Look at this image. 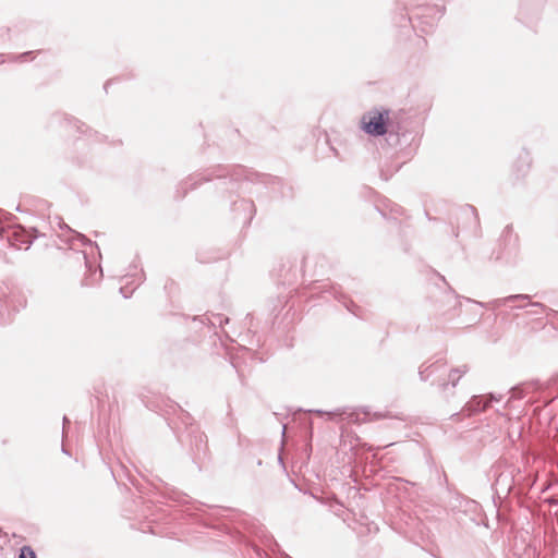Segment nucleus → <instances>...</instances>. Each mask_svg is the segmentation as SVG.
I'll return each mask as SVG.
<instances>
[{
    "mask_svg": "<svg viewBox=\"0 0 558 558\" xmlns=\"http://www.w3.org/2000/svg\"><path fill=\"white\" fill-rule=\"evenodd\" d=\"M29 52H24L23 54H21L20 57L23 58L25 56H27Z\"/></svg>",
    "mask_w": 558,
    "mask_h": 558,
    "instance_id": "obj_24",
    "label": "nucleus"
},
{
    "mask_svg": "<svg viewBox=\"0 0 558 558\" xmlns=\"http://www.w3.org/2000/svg\"><path fill=\"white\" fill-rule=\"evenodd\" d=\"M286 428H287V427H286V425H283V427H282V434H283V435H284V433H286Z\"/></svg>",
    "mask_w": 558,
    "mask_h": 558,
    "instance_id": "obj_25",
    "label": "nucleus"
},
{
    "mask_svg": "<svg viewBox=\"0 0 558 558\" xmlns=\"http://www.w3.org/2000/svg\"><path fill=\"white\" fill-rule=\"evenodd\" d=\"M197 177L198 175L191 177L180 185V190H178V192L182 190L180 197H184L189 189L193 190L196 187V185L198 184V180H196Z\"/></svg>",
    "mask_w": 558,
    "mask_h": 558,
    "instance_id": "obj_8",
    "label": "nucleus"
},
{
    "mask_svg": "<svg viewBox=\"0 0 558 558\" xmlns=\"http://www.w3.org/2000/svg\"><path fill=\"white\" fill-rule=\"evenodd\" d=\"M530 306L533 307V310L530 311L531 315H538L541 312L546 310V306L539 302H532L530 303Z\"/></svg>",
    "mask_w": 558,
    "mask_h": 558,
    "instance_id": "obj_10",
    "label": "nucleus"
},
{
    "mask_svg": "<svg viewBox=\"0 0 558 558\" xmlns=\"http://www.w3.org/2000/svg\"><path fill=\"white\" fill-rule=\"evenodd\" d=\"M313 412L317 413V414H323V413H326L329 415V418L332 420L333 417L336 416H339V415H343L345 414V411L344 410H341V409H337L335 411H331V412H324L322 410H314Z\"/></svg>",
    "mask_w": 558,
    "mask_h": 558,
    "instance_id": "obj_11",
    "label": "nucleus"
},
{
    "mask_svg": "<svg viewBox=\"0 0 558 558\" xmlns=\"http://www.w3.org/2000/svg\"><path fill=\"white\" fill-rule=\"evenodd\" d=\"M519 300H521V301L530 300V295L529 294H512V295H509L506 298L496 299L490 304L495 308V307H500L510 302H514V301H519Z\"/></svg>",
    "mask_w": 558,
    "mask_h": 558,
    "instance_id": "obj_7",
    "label": "nucleus"
},
{
    "mask_svg": "<svg viewBox=\"0 0 558 558\" xmlns=\"http://www.w3.org/2000/svg\"><path fill=\"white\" fill-rule=\"evenodd\" d=\"M408 22L412 24V16L408 17Z\"/></svg>",
    "mask_w": 558,
    "mask_h": 558,
    "instance_id": "obj_23",
    "label": "nucleus"
},
{
    "mask_svg": "<svg viewBox=\"0 0 558 558\" xmlns=\"http://www.w3.org/2000/svg\"><path fill=\"white\" fill-rule=\"evenodd\" d=\"M120 292L122 293L123 298H129V295L126 294V287H121Z\"/></svg>",
    "mask_w": 558,
    "mask_h": 558,
    "instance_id": "obj_16",
    "label": "nucleus"
},
{
    "mask_svg": "<svg viewBox=\"0 0 558 558\" xmlns=\"http://www.w3.org/2000/svg\"><path fill=\"white\" fill-rule=\"evenodd\" d=\"M2 302L7 303V304L9 303V301H8V300H3V299H2Z\"/></svg>",
    "mask_w": 558,
    "mask_h": 558,
    "instance_id": "obj_28",
    "label": "nucleus"
},
{
    "mask_svg": "<svg viewBox=\"0 0 558 558\" xmlns=\"http://www.w3.org/2000/svg\"><path fill=\"white\" fill-rule=\"evenodd\" d=\"M501 477H502V475H499V477L497 478V483H500Z\"/></svg>",
    "mask_w": 558,
    "mask_h": 558,
    "instance_id": "obj_26",
    "label": "nucleus"
},
{
    "mask_svg": "<svg viewBox=\"0 0 558 558\" xmlns=\"http://www.w3.org/2000/svg\"><path fill=\"white\" fill-rule=\"evenodd\" d=\"M99 276L100 277L102 276V269L101 268L99 269Z\"/></svg>",
    "mask_w": 558,
    "mask_h": 558,
    "instance_id": "obj_27",
    "label": "nucleus"
},
{
    "mask_svg": "<svg viewBox=\"0 0 558 558\" xmlns=\"http://www.w3.org/2000/svg\"><path fill=\"white\" fill-rule=\"evenodd\" d=\"M73 233H74V236L76 239H78L83 244H85L87 242L89 243V241L86 239V236L84 234H81L78 232H73Z\"/></svg>",
    "mask_w": 558,
    "mask_h": 558,
    "instance_id": "obj_13",
    "label": "nucleus"
},
{
    "mask_svg": "<svg viewBox=\"0 0 558 558\" xmlns=\"http://www.w3.org/2000/svg\"><path fill=\"white\" fill-rule=\"evenodd\" d=\"M217 319L219 320V324L222 325V323H228L229 322V318L228 317H225L222 318L220 315L217 316Z\"/></svg>",
    "mask_w": 558,
    "mask_h": 558,
    "instance_id": "obj_15",
    "label": "nucleus"
},
{
    "mask_svg": "<svg viewBox=\"0 0 558 558\" xmlns=\"http://www.w3.org/2000/svg\"><path fill=\"white\" fill-rule=\"evenodd\" d=\"M428 369H434V365H430V366L426 367L425 369H420L418 374H420L421 380L426 381L428 379V377H429V373H427Z\"/></svg>",
    "mask_w": 558,
    "mask_h": 558,
    "instance_id": "obj_12",
    "label": "nucleus"
},
{
    "mask_svg": "<svg viewBox=\"0 0 558 558\" xmlns=\"http://www.w3.org/2000/svg\"><path fill=\"white\" fill-rule=\"evenodd\" d=\"M264 179L256 172L244 168L234 169L233 173L227 179L225 175H217L216 189L222 193L232 194L233 192L252 193L251 185Z\"/></svg>",
    "mask_w": 558,
    "mask_h": 558,
    "instance_id": "obj_1",
    "label": "nucleus"
},
{
    "mask_svg": "<svg viewBox=\"0 0 558 558\" xmlns=\"http://www.w3.org/2000/svg\"><path fill=\"white\" fill-rule=\"evenodd\" d=\"M208 180H209V178H207V177H202V179H201V181H208Z\"/></svg>",
    "mask_w": 558,
    "mask_h": 558,
    "instance_id": "obj_20",
    "label": "nucleus"
},
{
    "mask_svg": "<svg viewBox=\"0 0 558 558\" xmlns=\"http://www.w3.org/2000/svg\"><path fill=\"white\" fill-rule=\"evenodd\" d=\"M548 502L551 504V505H557V501L555 499H553V498H549Z\"/></svg>",
    "mask_w": 558,
    "mask_h": 558,
    "instance_id": "obj_17",
    "label": "nucleus"
},
{
    "mask_svg": "<svg viewBox=\"0 0 558 558\" xmlns=\"http://www.w3.org/2000/svg\"><path fill=\"white\" fill-rule=\"evenodd\" d=\"M238 206L241 207L244 211H246L247 214L244 216V219L247 220V221H251L254 214H255V205L252 201L250 199H245V198H241L240 202H233L232 203V210L233 211H236L238 210Z\"/></svg>",
    "mask_w": 558,
    "mask_h": 558,
    "instance_id": "obj_6",
    "label": "nucleus"
},
{
    "mask_svg": "<svg viewBox=\"0 0 558 558\" xmlns=\"http://www.w3.org/2000/svg\"><path fill=\"white\" fill-rule=\"evenodd\" d=\"M61 450H62V452H63V453H65V454H70V453H69V451L65 449V447H64V446L62 447V449H61Z\"/></svg>",
    "mask_w": 558,
    "mask_h": 558,
    "instance_id": "obj_18",
    "label": "nucleus"
},
{
    "mask_svg": "<svg viewBox=\"0 0 558 558\" xmlns=\"http://www.w3.org/2000/svg\"><path fill=\"white\" fill-rule=\"evenodd\" d=\"M19 558H36V554L31 546H23L20 549Z\"/></svg>",
    "mask_w": 558,
    "mask_h": 558,
    "instance_id": "obj_9",
    "label": "nucleus"
},
{
    "mask_svg": "<svg viewBox=\"0 0 558 558\" xmlns=\"http://www.w3.org/2000/svg\"><path fill=\"white\" fill-rule=\"evenodd\" d=\"M62 422H63V428H62V433L64 434V430H65V425L70 423L69 418L64 415L63 418H62Z\"/></svg>",
    "mask_w": 558,
    "mask_h": 558,
    "instance_id": "obj_14",
    "label": "nucleus"
},
{
    "mask_svg": "<svg viewBox=\"0 0 558 558\" xmlns=\"http://www.w3.org/2000/svg\"><path fill=\"white\" fill-rule=\"evenodd\" d=\"M388 110H372L365 112L361 118L362 130L371 136H383L388 132Z\"/></svg>",
    "mask_w": 558,
    "mask_h": 558,
    "instance_id": "obj_2",
    "label": "nucleus"
},
{
    "mask_svg": "<svg viewBox=\"0 0 558 558\" xmlns=\"http://www.w3.org/2000/svg\"><path fill=\"white\" fill-rule=\"evenodd\" d=\"M468 372L469 367L466 365L452 368L447 379H438L437 383H433V385H437L441 391L446 392L449 388H454Z\"/></svg>",
    "mask_w": 558,
    "mask_h": 558,
    "instance_id": "obj_4",
    "label": "nucleus"
},
{
    "mask_svg": "<svg viewBox=\"0 0 558 558\" xmlns=\"http://www.w3.org/2000/svg\"><path fill=\"white\" fill-rule=\"evenodd\" d=\"M7 219V214L2 210V221ZM36 236L26 229L17 226L14 228L5 229L2 226V241L7 240L10 247L16 250H28Z\"/></svg>",
    "mask_w": 558,
    "mask_h": 558,
    "instance_id": "obj_3",
    "label": "nucleus"
},
{
    "mask_svg": "<svg viewBox=\"0 0 558 558\" xmlns=\"http://www.w3.org/2000/svg\"><path fill=\"white\" fill-rule=\"evenodd\" d=\"M110 84V82H107L105 85H104V88L107 90L108 88V85Z\"/></svg>",
    "mask_w": 558,
    "mask_h": 558,
    "instance_id": "obj_21",
    "label": "nucleus"
},
{
    "mask_svg": "<svg viewBox=\"0 0 558 558\" xmlns=\"http://www.w3.org/2000/svg\"><path fill=\"white\" fill-rule=\"evenodd\" d=\"M376 417H377V418H383V417H384V415H381V414H376Z\"/></svg>",
    "mask_w": 558,
    "mask_h": 558,
    "instance_id": "obj_22",
    "label": "nucleus"
},
{
    "mask_svg": "<svg viewBox=\"0 0 558 558\" xmlns=\"http://www.w3.org/2000/svg\"><path fill=\"white\" fill-rule=\"evenodd\" d=\"M350 421H356L355 418H353L354 414L353 413H350Z\"/></svg>",
    "mask_w": 558,
    "mask_h": 558,
    "instance_id": "obj_19",
    "label": "nucleus"
},
{
    "mask_svg": "<svg viewBox=\"0 0 558 558\" xmlns=\"http://www.w3.org/2000/svg\"><path fill=\"white\" fill-rule=\"evenodd\" d=\"M493 399L497 400L494 398V396H490L489 399H484L482 396H473L472 399L465 404L464 410L468 411L469 414L484 411Z\"/></svg>",
    "mask_w": 558,
    "mask_h": 558,
    "instance_id": "obj_5",
    "label": "nucleus"
}]
</instances>
